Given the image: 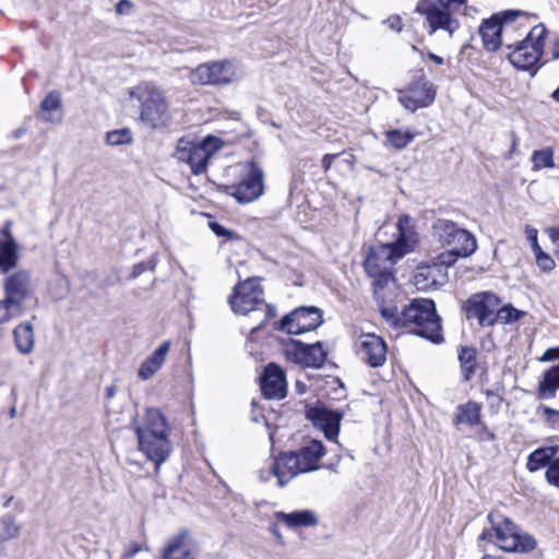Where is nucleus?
<instances>
[{"label":"nucleus","mask_w":559,"mask_h":559,"mask_svg":"<svg viewBox=\"0 0 559 559\" xmlns=\"http://www.w3.org/2000/svg\"><path fill=\"white\" fill-rule=\"evenodd\" d=\"M428 57H429L430 60H432L437 64H442L443 63V58H441L440 56H437V55H435L432 52H429Z\"/></svg>","instance_id":"63"},{"label":"nucleus","mask_w":559,"mask_h":559,"mask_svg":"<svg viewBox=\"0 0 559 559\" xmlns=\"http://www.w3.org/2000/svg\"><path fill=\"white\" fill-rule=\"evenodd\" d=\"M7 302L16 307L22 312V304L27 299L34 288L32 276L25 270H19L9 274L3 282Z\"/></svg>","instance_id":"16"},{"label":"nucleus","mask_w":559,"mask_h":559,"mask_svg":"<svg viewBox=\"0 0 559 559\" xmlns=\"http://www.w3.org/2000/svg\"><path fill=\"white\" fill-rule=\"evenodd\" d=\"M358 354L370 367H380L386 360V344L376 334H364L358 341Z\"/></svg>","instance_id":"19"},{"label":"nucleus","mask_w":559,"mask_h":559,"mask_svg":"<svg viewBox=\"0 0 559 559\" xmlns=\"http://www.w3.org/2000/svg\"><path fill=\"white\" fill-rule=\"evenodd\" d=\"M62 105L61 95L58 91L49 92L40 103V110L43 111V120L50 123L61 121V117H56L52 112L60 110Z\"/></svg>","instance_id":"31"},{"label":"nucleus","mask_w":559,"mask_h":559,"mask_svg":"<svg viewBox=\"0 0 559 559\" xmlns=\"http://www.w3.org/2000/svg\"><path fill=\"white\" fill-rule=\"evenodd\" d=\"M338 156L340 154H325L323 156L321 164L324 173H328L331 169L333 160Z\"/></svg>","instance_id":"56"},{"label":"nucleus","mask_w":559,"mask_h":559,"mask_svg":"<svg viewBox=\"0 0 559 559\" xmlns=\"http://www.w3.org/2000/svg\"><path fill=\"white\" fill-rule=\"evenodd\" d=\"M547 233L552 241L559 240V227L548 228Z\"/></svg>","instance_id":"61"},{"label":"nucleus","mask_w":559,"mask_h":559,"mask_svg":"<svg viewBox=\"0 0 559 559\" xmlns=\"http://www.w3.org/2000/svg\"><path fill=\"white\" fill-rule=\"evenodd\" d=\"M435 267L420 266L414 275V285L418 290H427L437 284V278L433 276Z\"/></svg>","instance_id":"34"},{"label":"nucleus","mask_w":559,"mask_h":559,"mask_svg":"<svg viewBox=\"0 0 559 559\" xmlns=\"http://www.w3.org/2000/svg\"><path fill=\"white\" fill-rule=\"evenodd\" d=\"M395 262V249L392 243L381 245L371 248L364 267L367 274H379L385 270H392Z\"/></svg>","instance_id":"22"},{"label":"nucleus","mask_w":559,"mask_h":559,"mask_svg":"<svg viewBox=\"0 0 559 559\" xmlns=\"http://www.w3.org/2000/svg\"><path fill=\"white\" fill-rule=\"evenodd\" d=\"M480 421V406L475 402H468L459 405L456 414L453 419L455 426L466 424L468 426H475Z\"/></svg>","instance_id":"30"},{"label":"nucleus","mask_w":559,"mask_h":559,"mask_svg":"<svg viewBox=\"0 0 559 559\" xmlns=\"http://www.w3.org/2000/svg\"><path fill=\"white\" fill-rule=\"evenodd\" d=\"M547 29L544 24L531 28L523 39H513L514 44L508 49L509 61L518 69L528 70L540 59L545 45Z\"/></svg>","instance_id":"5"},{"label":"nucleus","mask_w":559,"mask_h":559,"mask_svg":"<svg viewBox=\"0 0 559 559\" xmlns=\"http://www.w3.org/2000/svg\"><path fill=\"white\" fill-rule=\"evenodd\" d=\"M555 44H556V48L554 49L551 57L554 60H558L559 59V38L556 40Z\"/></svg>","instance_id":"64"},{"label":"nucleus","mask_w":559,"mask_h":559,"mask_svg":"<svg viewBox=\"0 0 559 559\" xmlns=\"http://www.w3.org/2000/svg\"><path fill=\"white\" fill-rule=\"evenodd\" d=\"M409 93L416 95L418 99H424L426 98V96H430L431 104L433 103L436 97V91L433 88L432 83L427 81H418L414 83L409 88Z\"/></svg>","instance_id":"39"},{"label":"nucleus","mask_w":559,"mask_h":559,"mask_svg":"<svg viewBox=\"0 0 559 559\" xmlns=\"http://www.w3.org/2000/svg\"><path fill=\"white\" fill-rule=\"evenodd\" d=\"M402 328H412L415 334L435 344L443 341L440 318L431 299L412 300L402 311Z\"/></svg>","instance_id":"2"},{"label":"nucleus","mask_w":559,"mask_h":559,"mask_svg":"<svg viewBox=\"0 0 559 559\" xmlns=\"http://www.w3.org/2000/svg\"><path fill=\"white\" fill-rule=\"evenodd\" d=\"M558 453V447H543L533 451L527 459L526 467L531 473H535L543 467L549 466L552 459Z\"/></svg>","instance_id":"28"},{"label":"nucleus","mask_w":559,"mask_h":559,"mask_svg":"<svg viewBox=\"0 0 559 559\" xmlns=\"http://www.w3.org/2000/svg\"><path fill=\"white\" fill-rule=\"evenodd\" d=\"M525 234H526L528 241L531 242L532 250H533L534 254L542 251V248L539 247L538 240H537V234H538L537 229L534 227H531V226H526Z\"/></svg>","instance_id":"50"},{"label":"nucleus","mask_w":559,"mask_h":559,"mask_svg":"<svg viewBox=\"0 0 559 559\" xmlns=\"http://www.w3.org/2000/svg\"><path fill=\"white\" fill-rule=\"evenodd\" d=\"M19 262V245L16 240L0 239V271L8 273Z\"/></svg>","instance_id":"27"},{"label":"nucleus","mask_w":559,"mask_h":559,"mask_svg":"<svg viewBox=\"0 0 559 559\" xmlns=\"http://www.w3.org/2000/svg\"><path fill=\"white\" fill-rule=\"evenodd\" d=\"M459 360L465 381H469L476 372L477 352L473 347L462 346L459 349Z\"/></svg>","instance_id":"32"},{"label":"nucleus","mask_w":559,"mask_h":559,"mask_svg":"<svg viewBox=\"0 0 559 559\" xmlns=\"http://www.w3.org/2000/svg\"><path fill=\"white\" fill-rule=\"evenodd\" d=\"M397 243L404 245L413 240L414 237V226L412 224V218L408 215L400 216L397 224Z\"/></svg>","instance_id":"35"},{"label":"nucleus","mask_w":559,"mask_h":559,"mask_svg":"<svg viewBox=\"0 0 559 559\" xmlns=\"http://www.w3.org/2000/svg\"><path fill=\"white\" fill-rule=\"evenodd\" d=\"M480 440L491 441L495 439V433L490 431L486 426H484L479 432Z\"/></svg>","instance_id":"57"},{"label":"nucleus","mask_w":559,"mask_h":559,"mask_svg":"<svg viewBox=\"0 0 559 559\" xmlns=\"http://www.w3.org/2000/svg\"><path fill=\"white\" fill-rule=\"evenodd\" d=\"M380 313L390 325L402 328V312L395 306H381Z\"/></svg>","instance_id":"42"},{"label":"nucleus","mask_w":559,"mask_h":559,"mask_svg":"<svg viewBox=\"0 0 559 559\" xmlns=\"http://www.w3.org/2000/svg\"><path fill=\"white\" fill-rule=\"evenodd\" d=\"M53 285L57 287V292H52L56 299H63L69 292V284L64 277H58Z\"/></svg>","instance_id":"48"},{"label":"nucleus","mask_w":559,"mask_h":559,"mask_svg":"<svg viewBox=\"0 0 559 559\" xmlns=\"http://www.w3.org/2000/svg\"><path fill=\"white\" fill-rule=\"evenodd\" d=\"M500 304V298L491 292L474 294L466 300V316L476 319L480 326H491L497 322Z\"/></svg>","instance_id":"13"},{"label":"nucleus","mask_w":559,"mask_h":559,"mask_svg":"<svg viewBox=\"0 0 559 559\" xmlns=\"http://www.w3.org/2000/svg\"><path fill=\"white\" fill-rule=\"evenodd\" d=\"M525 316V312L514 308L512 305H507L501 308L498 307L497 322L508 324L519 321Z\"/></svg>","instance_id":"37"},{"label":"nucleus","mask_w":559,"mask_h":559,"mask_svg":"<svg viewBox=\"0 0 559 559\" xmlns=\"http://www.w3.org/2000/svg\"><path fill=\"white\" fill-rule=\"evenodd\" d=\"M307 417L321 429L329 440H334L340 432L341 414L322 406L308 409Z\"/></svg>","instance_id":"21"},{"label":"nucleus","mask_w":559,"mask_h":559,"mask_svg":"<svg viewBox=\"0 0 559 559\" xmlns=\"http://www.w3.org/2000/svg\"><path fill=\"white\" fill-rule=\"evenodd\" d=\"M298 461L299 471L310 473L320 468L319 462L325 453L324 445L321 441L310 440L298 451L292 452Z\"/></svg>","instance_id":"23"},{"label":"nucleus","mask_w":559,"mask_h":559,"mask_svg":"<svg viewBox=\"0 0 559 559\" xmlns=\"http://www.w3.org/2000/svg\"><path fill=\"white\" fill-rule=\"evenodd\" d=\"M486 397L488 401H490L491 405H493L495 403H500L501 402V396L499 395L498 392H495L492 390H487L486 391Z\"/></svg>","instance_id":"58"},{"label":"nucleus","mask_w":559,"mask_h":559,"mask_svg":"<svg viewBox=\"0 0 559 559\" xmlns=\"http://www.w3.org/2000/svg\"><path fill=\"white\" fill-rule=\"evenodd\" d=\"M532 162L535 169L554 168V151L550 147L534 151L532 154Z\"/></svg>","instance_id":"36"},{"label":"nucleus","mask_w":559,"mask_h":559,"mask_svg":"<svg viewBox=\"0 0 559 559\" xmlns=\"http://www.w3.org/2000/svg\"><path fill=\"white\" fill-rule=\"evenodd\" d=\"M322 312L317 307H300L281 320V330L292 335H299L321 325Z\"/></svg>","instance_id":"14"},{"label":"nucleus","mask_w":559,"mask_h":559,"mask_svg":"<svg viewBox=\"0 0 559 559\" xmlns=\"http://www.w3.org/2000/svg\"><path fill=\"white\" fill-rule=\"evenodd\" d=\"M12 221H7L0 231V239H11V240H15L12 233H11V228H12Z\"/></svg>","instance_id":"55"},{"label":"nucleus","mask_w":559,"mask_h":559,"mask_svg":"<svg viewBox=\"0 0 559 559\" xmlns=\"http://www.w3.org/2000/svg\"><path fill=\"white\" fill-rule=\"evenodd\" d=\"M189 78L193 84L225 85L237 79V70L233 61H213L199 64Z\"/></svg>","instance_id":"11"},{"label":"nucleus","mask_w":559,"mask_h":559,"mask_svg":"<svg viewBox=\"0 0 559 559\" xmlns=\"http://www.w3.org/2000/svg\"><path fill=\"white\" fill-rule=\"evenodd\" d=\"M465 0H420L416 5V12L426 16L430 33L442 29L452 35L459 27L456 20L449 12V4H463Z\"/></svg>","instance_id":"9"},{"label":"nucleus","mask_w":559,"mask_h":559,"mask_svg":"<svg viewBox=\"0 0 559 559\" xmlns=\"http://www.w3.org/2000/svg\"><path fill=\"white\" fill-rule=\"evenodd\" d=\"M413 139L414 134L411 132H402L401 130H391L386 132V140L395 150H403L413 141Z\"/></svg>","instance_id":"38"},{"label":"nucleus","mask_w":559,"mask_h":559,"mask_svg":"<svg viewBox=\"0 0 559 559\" xmlns=\"http://www.w3.org/2000/svg\"><path fill=\"white\" fill-rule=\"evenodd\" d=\"M559 390V364L552 366L545 373L543 379L539 381L537 388L538 400H550L554 399Z\"/></svg>","instance_id":"26"},{"label":"nucleus","mask_w":559,"mask_h":559,"mask_svg":"<svg viewBox=\"0 0 559 559\" xmlns=\"http://www.w3.org/2000/svg\"><path fill=\"white\" fill-rule=\"evenodd\" d=\"M536 17L521 10H507L485 20L479 26V35L486 50L496 51L501 45L507 49L513 47L512 35L518 31L514 22L519 17Z\"/></svg>","instance_id":"4"},{"label":"nucleus","mask_w":559,"mask_h":559,"mask_svg":"<svg viewBox=\"0 0 559 559\" xmlns=\"http://www.w3.org/2000/svg\"><path fill=\"white\" fill-rule=\"evenodd\" d=\"M546 479L550 485L559 488V457L548 466Z\"/></svg>","instance_id":"47"},{"label":"nucleus","mask_w":559,"mask_h":559,"mask_svg":"<svg viewBox=\"0 0 559 559\" xmlns=\"http://www.w3.org/2000/svg\"><path fill=\"white\" fill-rule=\"evenodd\" d=\"M22 312H19L15 306L7 302V299L0 301V324L8 322L14 317L21 316Z\"/></svg>","instance_id":"44"},{"label":"nucleus","mask_w":559,"mask_h":559,"mask_svg":"<svg viewBox=\"0 0 559 559\" xmlns=\"http://www.w3.org/2000/svg\"><path fill=\"white\" fill-rule=\"evenodd\" d=\"M384 23L389 26V28H391L392 31H395V32H401L403 28L402 19L399 15L389 16L384 21Z\"/></svg>","instance_id":"52"},{"label":"nucleus","mask_w":559,"mask_h":559,"mask_svg":"<svg viewBox=\"0 0 559 559\" xmlns=\"http://www.w3.org/2000/svg\"><path fill=\"white\" fill-rule=\"evenodd\" d=\"M299 474H302V472L299 471L298 461H296V457L292 452H284L275 459L271 465V468L266 471L265 474L264 472H261L260 478L263 481H266L271 478V476H275L278 486L284 487L289 480Z\"/></svg>","instance_id":"18"},{"label":"nucleus","mask_w":559,"mask_h":559,"mask_svg":"<svg viewBox=\"0 0 559 559\" xmlns=\"http://www.w3.org/2000/svg\"><path fill=\"white\" fill-rule=\"evenodd\" d=\"M538 413H540L548 424H556L559 417V411L554 409L549 406H539L537 409Z\"/></svg>","instance_id":"49"},{"label":"nucleus","mask_w":559,"mask_h":559,"mask_svg":"<svg viewBox=\"0 0 559 559\" xmlns=\"http://www.w3.org/2000/svg\"><path fill=\"white\" fill-rule=\"evenodd\" d=\"M431 230L433 239L443 248H454L463 254H473L477 250L475 236L450 219L437 218Z\"/></svg>","instance_id":"8"},{"label":"nucleus","mask_w":559,"mask_h":559,"mask_svg":"<svg viewBox=\"0 0 559 559\" xmlns=\"http://www.w3.org/2000/svg\"><path fill=\"white\" fill-rule=\"evenodd\" d=\"M261 391L265 399L282 400L287 394V381L284 370L276 364L265 366L261 376Z\"/></svg>","instance_id":"17"},{"label":"nucleus","mask_w":559,"mask_h":559,"mask_svg":"<svg viewBox=\"0 0 559 559\" xmlns=\"http://www.w3.org/2000/svg\"><path fill=\"white\" fill-rule=\"evenodd\" d=\"M106 142L111 146L128 144L132 142L129 129L114 130L106 134Z\"/></svg>","instance_id":"41"},{"label":"nucleus","mask_w":559,"mask_h":559,"mask_svg":"<svg viewBox=\"0 0 559 559\" xmlns=\"http://www.w3.org/2000/svg\"><path fill=\"white\" fill-rule=\"evenodd\" d=\"M447 249H448L447 251H444L438 255L437 260H438V264L444 265L448 267L455 264L459 258H468L472 255V254H463L461 252L459 253L456 251V249H454V248H447Z\"/></svg>","instance_id":"43"},{"label":"nucleus","mask_w":559,"mask_h":559,"mask_svg":"<svg viewBox=\"0 0 559 559\" xmlns=\"http://www.w3.org/2000/svg\"><path fill=\"white\" fill-rule=\"evenodd\" d=\"M139 450L155 463V469L168 459L171 451L169 428L158 408H147L142 425L135 426Z\"/></svg>","instance_id":"1"},{"label":"nucleus","mask_w":559,"mask_h":559,"mask_svg":"<svg viewBox=\"0 0 559 559\" xmlns=\"http://www.w3.org/2000/svg\"><path fill=\"white\" fill-rule=\"evenodd\" d=\"M194 543L188 530L171 536L159 551L160 559H194Z\"/></svg>","instance_id":"20"},{"label":"nucleus","mask_w":559,"mask_h":559,"mask_svg":"<svg viewBox=\"0 0 559 559\" xmlns=\"http://www.w3.org/2000/svg\"><path fill=\"white\" fill-rule=\"evenodd\" d=\"M145 270H146V265L144 263H139V264L134 265L133 271H132V277L133 278L138 277Z\"/></svg>","instance_id":"60"},{"label":"nucleus","mask_w":559,"mask_h":559,"mask_svg":"<svg viewBox=\"0 0 559 559\" xmlns=\"http://www.w3.org/2000/svg\"><path fill=\"white\" fill-rule=\"evenodd\" d=\"M400 103L411 111H415L418 108L428 107L431 104V97L426 96L424 99H418L416 95L408 93L407 95L400 97Z\"/></svg>","instance_id":"40"},{"label":"nucleus","mask_w":559,"mask_h":559,"mask_svg":"<svg viewBox=\"0 0 559 559\" xmlns=\"http://www.w3.org/2000/svg\"><path fill=\"white\" fill-rule=\"evenodd\" d=\"M116 394V386L115 385H109L106 388V399L107 400H110L115 396Z\"/></svg>","instance_id":"62"},{"label":"nucleus","mask_w":559,"mask_h":559,"mask_svg":"<svg viewBox=\"0 0 559 559\" xmlns=\"http://www.w3.org/2000/svg\"><path fill=\"white\" fill-rule=\"evenodd\" d=\"M276 519L288 527H311L319 522L318 516L311 510H300L290 513L277 512Z\"/></svg>","instance_id":"25"},{"label":"nucleus","mask_w":559,"mask_h":559,"mask_svg":"<svg viewBox=\"0 0 559 559\" xmlns=\"http://www.w3.org/2000/svg\"><path fill=\"white\" fill-rule=\"evenodd\" d=\"M210 227L212 229V231L218 236V237H223V236H227V237H230L233 235L231 231H229L228 229H226L224 226H222L221 224H218L217 222H212L210 223Z\"/></svg>","instance_id":"54"},{"label":"nucleus","mask_w":559,"mask_h":559,"mask_svg":"<svg viewBox=\"0 0 559 559\" xmlns=\"http://www.w3.org/2000/svg\"><path fill=\"white\" fill-rule=\"evenodd\" d=\"M373 278L372 286L374 289V294L377 295L380 289H383L389 282L392 280L391 270H385L383 272H379V274H368Z\"/></svg>","instance_id":"45"},{"label":"nucleus","mask_w":559,"mask_h":559,"mask_svg":"<svg viewBox=\"0 0 559 559\" xmlns=\"http://www.w3.org/2000/svg\"><path fill=\"white\" fill-rule=\"evenodd\" d=\"M170 349V342H163L140 366L138 376L141 380L151 379L164 365Z\"/></svg>","instance_id":"24"},{"label":"nucleus","mask_w":559,"mask_h":559,"mask_svg":"<svg viewBox=\"0 0 559 559\" xmlns=\"http://www.w3.org/2000/svg\"><path fill=\"white\" fill-rule=\"evenodd\" d=\"M14 341L17 350L27 355L33 352L35 337H34V329L32 323L24 322L20 323L13 331Z\"/></svg>","instance_id":"29"},{"label":"nucleus","mask_w":559,"mask_h":559,"mask_svg":"<svg viewBox=\"0 0 559 559\" xmlns=\"http://www.w3.org/2000/svg\"><path fill=\"white\" fill-rule=\"evenodd\" d=\"M287 360L305 368H321L328 357V352L321 342L305 344L301 341L289 340L283 347Z\"/></svg>","instance_id":"12"},{"label":"nucleus","mask_w":559,"mask_h":559,"mask_svg":"<svg viewBox=\"0 0 559 559\" xmlns=\"http://www.w3.org/2000/svg\"><path fill=\"white\" fill-rule=\"evenodd\" d=\"M534 255H535L537 265L543 271L549 272V271L554 270L556 263H555V260L549 254H547L546 252H544L542 250V251L535 253Z\"/></svg>","instance_id":"46"},{"label":"nucleus","mask_w":559,"mask_h":559,"mask_svg":"<svg viewBox=\"0 0 559 559\" xmlns=\"http://www.w3.org/2000/svg\"><path fill=\"white\" fill-rule=\"evenodd\" d=\"M228 302L233 311L241 316L262 310L266 306L262 287L252 278L238 283L229 296Z\"/></svg>","instance_id":"10"},{"label":"nucleus","mask_w":559,"mask_h":559,"mask_svg":"<svg viewBox=\"0 0 559 559\" xmlns=\"http://www.w3.org/2000/svg\"><path fill=\"white\" fill-rule=\"evenodd\" d=\"M495 531L500 549L509 552H528L536 548L535 538L521 531L510 519L490 512L487 516Z\"/></svg>","instance_id":"6"},{"label":"nucleus","mask_w":559,"mask_h":559,"mask_svg":"<svg viewBox=\"0 0 559 559\" xmlns=\"http://www.w3.org/2000/svg\"><path fill=\"white\" fill-rule=\"evenodd\" d=\"M263 169L254 160L248 164V171L245 178L231 187V195L239 203H250L263 193Z\"/></svg>","instance_id":"15"},{"label":"nucleus","mask_w":559,"mask_h":559,"mask_svg":"<svg viewBox=\"0 0 559 559\" xmlns=\"http://www.w3.org/2000/svg\"><path fill=\"white\" fill-rule=\"evenodd\" d=\"M132 7L131 2L129 0H120L116 5V11L119 14H123L127 9H130Z\"/></svg>","instance_id":"59"},{"label":"nucleus","mask_w":559,"mask_h":559,"mask_svg":"<svg viewBox=\"0 0 559 559\" xmlns=\"http://www.w3.org/2000/svg\"><path fill=\"white\" fill-rule=\"evenodd\" d=\"M222 146L223 141L214 135H207L201 142H190L181 139L178 142L175 157L178 162L188 164L194 175H201L206 171L209 159Z\"/></svg>","instance_id":"7"},{"label":"nucleus","mask_w":559,"mask_h":559,"mask_svg":"<svg viewBox=\"0 0 559 559\" xmlns=\"http://www.w3.org/2000/svg\"><path fill=\"white\" fill-rule=\"evenodd\" d=\"M140 103V120L151 129H162L170 123V111L164 92L150 82H143L129 92Z\"/></svg>","instance_id":"3"},{"label":"nucleus","mask_w":559,"mask_h":559,"mask_svg":"<svg viewBox=\"0 0 559 559\" xmlns=\"http://www.w3.org/2000/svg\"><path fill=\"white\" fill-rule=\"evenodd\" d=\"M559 359V347H550L545 350L543 356L539 358L540 361H551Z\"/></svg>","instance_id":"53"},{"label":"nucleus","mask_w":559,"mask_h":559,"mask_svg":"<svg viewBox=\"0 0 559 559\" xmlns=\"http://www.w3.org/2000/svg\"><path fill=\"white\" fill-rule=\"evenodd\" d=\"M142 550V545L136 543V542H132L130 543L124 551H123V558L124 559H131L133 558L135 555H138L140 551Z\"/></svg>","instance_id":"51"},{"label":"nucleus","mask_w":559,"mask_h":559,"mask_svg":"<svg viewBox=\"0 0 559 559\" xmlns=\"http://www.w3.org/2000/svg\"><path fill=\"white\" fill-rule=\"evenodd\" d=\"M20 535V526L12 514H4L0 518V543L14 539Z\"/></svg>","instance_id":"33"}]
</instances>
